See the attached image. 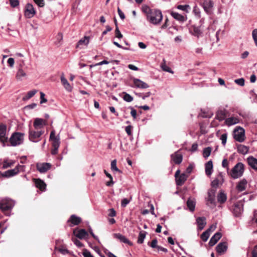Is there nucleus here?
<instances>
[{
  "mask_svg": "<svg viewBox=\"0 0 257 257\" xmlns=\"http://www.w3.org/2000/svg\"><path fill=\"white\" fill-rule=\"evenodd\" d=\"M146 13L147 20L150 23L157 25L159 24L163 19L162 12L160 10L156 9H150L147 7L144 10Z\"/></svg>",
  "mask_w": 257,
  "mask_h": 257,
  "instance_id": "f257e3e1",
  "label": "nucleus"
},
{
  "mask_svg": "<svg viewBox=\"0 0 257 257\" xmlns=\"http://www.w3.org/2000/svg\"><path fill=\"white\" fill-rule=\"evenodd\" d=\"M60 137L59 135L55 136V132L52 131L50 135V140L52 141V149L51 153L53 155L58 154V149L60 145Z\"/></svg>",
  "mask_w": 257,
  "mask_h": 257,
  "instance_id": "f03ea898",
  "label": "nucleus"
},
{
  "mask_svg": "<svg viewBox=\"0 0 257 257\" xmlns=\"http://www.w3.org/2000/svg\"><path fill=\"white\" fill-rule=\"evenodd\" d=\"M244 171V165L242 163H237L229 173L230 176L234 179L241 177Z\"/></svg>",
  "mask_w": 257,
  "mask_h": 257,
  "instance_id": "7ed1b4c3",
  "label": "nucleus"
},
{
  "mask_svg": "<svg viewBox=\"0 0 257 257\" xmlns=\"http://www.w3.org/2000/svg\"><path fill=\"white\" fill-rule=\"evenodd\" d=\"M24 134L21 133H14L10 138V143L12 146H17L22 144L24 142Z\"/></svg>",
  "mask_w": 257,
  "mask_h": 257,
  "instance_id": "20e7f679",
  "label": "nucleus"
},
{
  "mask_svg": "<svg viewBox=\"0 0 257 257\" xmlns=\"http://www.w3.org/2000/svg\"><path fill=\"white\" fill-rule=\"evenodd\" d=\"M15 205V202L8 198H4L0 201V209L5 211L11 209Z\"/></svg>",
  "mask_w": 257,
  "mask_h": 257,
  "instance_id": "39448f33",
  "label": "nucleus"
},
{
  "mask_svg": "<svg viewBox=\"0 0 257 257\" xmlns=\"http://www.w3.org/2000/svg\"><path fill=\"white\" fill-rule=\"evenodd\" d=\"M25 166L23 165H18L14 169L9 170L2 173V176L5 177H11L16 175L19 172L24 171Z\"/></svg>",
  "mask_w": 257,
  "mask_h": 257,
  "instance_id": "423d86ee",
  "label": "nucleus"
},
{
  "mask_svg": "<svg viewBox=\"0 0 257 257\" xmlns=\"http://www.w3.org/2000/svg\"><path fill=\"white\" fill-rule=\"evenodd\" d=\"M44 131H35L29 130V139L34 143H37L40 141L41 136L44 134Z\"/></svg>",
  "mask_w": 257,
  "mask_h": 257,
  "instance_id": "0eeeda50",
  "label": "nucleus"
},
{
  "mask_svg": "<svg viewBox=\"0 0 257 257\" xmlns=\"http://www.w3.org/2000/svg\"><path fill=\"white\" fill-rule=\"evenodd\" d=\"M200 5L207 14L211 15L213 13L214 5L213 0H203Z\"/></svg>",
  "mask_w": 257,
  "mask_h": 257,
  "instance_id": "6e6552de",
  "label": "nucleus"
},
{
  "mask_svg": "<svg viewBox=\"0 0 257 257\" xmlns=\"http://www.w3.org/2000/svg\"><path fill=\"white\" fill-rule=\"evenodd\" d=\"M234 139L237 142H242L245 139L244 130L241 127H236L233 132Z\"/></svg>",
  "mask_w": 257,
  "mask_h": 257,
  "instance_id": "1a4fd4ad",
  "label": "nucleus"
},
{
  "mask_svg": "<svg viewBox=\"0 0 257 257\" xmlns=\"http://www.w3.org/2000/svg\"><path fill=\"white\" fill-rule=\"evenodd\" d=\"M231 210L235 216H239L243 211V205L242 203L237 202L235 203Z\"/></svg>",
  "mask_w": 257,
  "mask_h": 257,
  "instance_id": "9d476101",
  "label": "nucleus"
},
{
  "mask_svg": "<svg viewBox=\"0 0 257 257\" xmlns=\"http://www.w3.org/2000/svg\"><path fill=\"white\" fill-rule=\"evenodd\" d=\"M51 167V164L48 163H39L36 164L37 169L40 173H45Z\"/></svg>",
  "mask_w": 257,
  "mask_h": 257,
  "instance_id": "9b49d317",
  "label": "nucleus"
},
{
  "mask_svg": "<svg viewBox=\"0 0 257 257\" xmlns=\"http://www.w3.org/2000/svg\"><path fill=\"white\" fill-rule=\"evenodd\" d=\"M7 125L0 124V142L5 143L7 141L8 137L6 136Z\"/></svg>",
  "mask_w": 257,
  "mask_h": 257,
  "instance_id": "f8f14e48",
  "label": "nucleus"
},
{
  "mask_svg": "<svg viewBox=\"0 0 257 257\" xmlns=\"http://www.w3.org/2000/svg\"><path fill=\"white\" fill-rule=\"evenodd\" d=\"M36 14V11L32 4H28L26 7L25 16L28 18H32Z\"/></svg>",
  "mask_w": 257,
  "mask_h": 257,
  "instance_id": "ddd939ff",
  "label": "nucleus"
},
{
  "mask_svg": "<svg viewBox=\"0 0 257 257\" xmlns=\"http://www.w3.org/2000/svg\"><path fill=\"white\" fill-rule=\"evenodd\" d=\"M171 157V160L176 164H179L182 161L183 156L179 151L172 154Z\"/></svg>",
  "mask_w": 257,
  "mask_h": 257,
  "instance_id": "4468645a",
  "label": "nucleus"
},
{
  "mask_svg": "<svg viewBox=\"0 0 257 257\" xmlns=\"http://www.w3.org/2000/svg\"><path fill=\"white\" fill-rule=\"evenodd\" d=\"M215 190L211 189L208 192V196L207 198V204L209 205V204L213 206H215Z\"/></svg>",
  "mask_w": 257,
  "mask_h": 257,
  "instance_id": "2eb2a0df",
  "label": "nucleus"
},
{
  "mask_svg": "<svg viewBox=\"0 0 257 257\" xmlns=\"http://www.w3.org/2000/svg\"><path fill=\"white\" fill-rule=\"evenodd\" d=\"M227 249V244L226 242H220L216 247V250L218 253L222 254L224 253Z\"/></svg>",
  "mask_w": 257,
  "mask_h": 257,
  "instance_id": "dca6fc26",
  "label": "nucleus"
},
{
  "mask_svg": "<svg viewBox=\"0 0 257 257\" xmlns=\"http://www.w3.org/2000/svg\"><path fill=\"white\" fill-rule=\"evenodd\" d=\"M46 125V121L42 118H36L34 120V126L35 129L38 130Z\"/></svg>",
  "mask_w": 257,
  "mask_h": 257,
  "instance_id": "f3484780",
  "label": "nucleus"
},
{
  "mask_svg": "<svg viewBox=\"0 0 257 257\" xmlns=\"http://www.w3.org/2000/svg\"><path fill=\"white\" fill-rule=\"evenodd\" d=\"M133 83L135 87L137 88H147L149 87V85L148 84L137 78H134L133 79Z\"/></svg>",
  "mask_w": 257,
  "mask_h": 257,
  "instance_id": "a211bd4d",
  "label": "nucleus"
},
{
  "mask_svg": "<svg viewBox=\"0 0 257 257\" xmlns=\"http://www.w3.org/2000/svg\"><path fill=\"white\" fill-rule=\"evenodd\" d=\"M171 15L174 19L181 23H183L187 20L186 16L182 15L177 12H172L171 13Z\"/></svg>",
  "mask_w": 257,
  "mask_h": 257,
  "instance_id": "6ab92c4d",
  "label": "nucleus"
},
{
  "mask_svg": "<svg viewBox=\"0 0 257 257\" xmlns=\"http://www.w3.org/2000/svg\"><path fill=\"white\" fill-rule=\"evenodd\" d=\"M248 165L253 169L257 170V159L252 156H249L247 158Z\"/></svg>",
  "mask_w": 257,
  "mask_h": 257,
  "instance_id": "aec40b11",
  "label": "nucleus"
},
{
  "mask_svg": "<svg viewBox=\"0 0 257 257\" xmlns=\"http://www.w3.org/2000/svg\"><path fill=\"white\" fill-rule=\"evenodd\" d=\"M190 33L195 37L199 38L202 34V31L199 27L192 26L189 29Z\"/></svg>",
  "mask_w": 257,
  "mask_h": 257,
  "instance_id": "412c9836",
  "label": "nucleus"
},
{
  "mask_svg": "<svg viewBox=\"0 0 257 257\" xmlns=\"http://www.w3.org/2000/svg\"><path fill=\"white\" fill-rule=\"evenodd\" d=\"M196 223L199 230H202L206 224V218L204 217H199L196 219Z\"/></svg>",
  "mask_w": 257,
  "mask_h": 257,
  "instance_id": "4be33fe9",
  "label": "nucleus"
},
{
  "mask_svg": "<svg viewBox=\"0 0 257 257\" xmlns=\"http://www.w3.org/2000/svg\"><path fill=\"white\" fill-rule=\"evenodd\" d=\"M34 181L36 187L43 191L45 189L46 185L45 182L40 179H34Z\"/></svg>",
  "mask_w": 257,
  "mask_h": 257,
  "instance_id": "5701e85b",
  "label": "nucleus"
},
{
  "mask_svg": "<svg viewBox=\"0 0 257 257\" xmlns=\"http://www.w3.org/2000/svg\"><path fill=\"white\" fill-rule=\"evenodd\" d=\"M221 234L219 232H216L210 239L209 244L210 246H212L218 240L221 238Z\"/></svg>",
  "mask_w": 257,
  "mask_h": 257,
  "instance_id": "b1692460",
  "label": "nucleus"
},
{
  "mask_svg": "<svg viewBox=\"0 0 257 257\" xmlns=\"http://www.w3.org/2000/svg\"><path fill=\"white\" fill-rule=\"evenodd\" d=\"M61 81L65 88L68 91L70 92L72 90V87L70 85L67 80L64 77L63 74L61 76Z\"/></svg>",
  "mask_w": 257,
  "mask_h": 257,
  "instance_id": "393cba45",
  "label": "nucleus"
},
{
  "mask_svg": "<svg viewBox=\"0 0 257 257\" xmlns=\"http://www.w3.org/2000/svg\"><path fill=\"white\" fill-rule=\"evenodd\" d=\"M188 176L184 173L181 174L176 179V184L178 186H182L187 180Z\"/></svg>",
  "mask_w": 257,
  "mask_h": 257,
  "instance_id": "a878e982",
  "label": "nucleus"
},
{
  "mask_svg": "<svg viewBox=\"0 0 257 257\" xmlns=\"http://www.w3.org/2000/svg\"><path fill=\"white\" fill-rule=\"evenodd\" d=\"M217 201L220 204L224 203L227 199L226 194L223 191H220L217 196Z\"/></svg>",
  "mask_w": 257,
  "mask_h": 257,
  "instance_id": "bb28decb",
  "label": "nucleus"
},
{
  "mask_svg": "<svg viewBox=\"0 0 257 257\" xmlns=\"http://www.w3.org/2000/svg\"><path fill=\"white\" fill-rule=\"evenodd\" d=\"M247 181L245 179H242L237 184L236 189L239 192L243 191L245 189Z\"/></svg>",
  "mask_w": 257,
  "mask_h": 257,
  "instance_id": "cd10ccee",
  "label": "nucleus"
},
{
  "mask_svg": "<svg viewBox=\"0 0 257 257\" xmlns=\"http://www.w3.org/2000/svg\"><path fill=\"white\" fill-rule=\"evenodd\" d=\"M114 236L123 243L128 244L131 245H132V243L131 241H130L124 235L120 233H115L114 234Z\"/></svg>",
  "mask_w": 257,
  "mask_h": 257,
  "instance_id": "c85d7f7f",
  "label": "nucleus"
},
{
  "mask_svg": "<svg viewBox=\"0 0 257 257\" xmlns=\"http://www.w3.org/2000/svg\"><path fill=\"white\" fill-rule=\"evenodd\" d=\"M213 163L212 161L210 160L205 164V173L207 176H210L212 172Z\"/></svg>",
  "mask_w": 257,
  "mask_h": 257,
  "instance_id": "c756f323",
  "label": "nucleus"
},
{
  "mask_svg": "<svg viewBox=\"0 0 257 257\" xmlns=\"http://www.w3.org/2000/svg\"><path fill=\"white\" fill-rule=\"evenodd\" d=\"M68 221L71 222L73 225H76L81 222V219L80 217L76 216L75 215H72Z\"/></svg>",
  "mask_w": 257,
  "mask_h": 257,
  "instance_id": "7c9ffc66",
  "label": "nucleus"
},
{
  "mask_svg": "<svg viewBox=\"0 0 257 257\" xmlns=\"http://www.w3.org/2000/svg\"><path fill=\"white\" fill-rule=\"evenodd\" d=\"M239 119L236 117H230L225 120V123L228 125H232L238 123Z\"/></svg>",
  "mask_w": 257,
  "mask_h": 257,
  "instance_id": "2f4dec72",
  "label": "nucleus"
},
{
  "mask_svg": "<svg viewBox=\"0 0 257 257\" xmlns=\"http://www.w3.org/2000/svg\"><path fill=\"white\" fill-rule=\"evenodd\" d=\"M238 153L243 155L246 154L248 152V148L243 145H239L237 147Z\"/></svg>",
  "mask_w": 257,
  "mask_h": 257,
  "instance_id": "473e14b6",
  "label": "nucleus"
},
{
  "mask_svg": "<svg viewBox=\"0 0 257 257\" xmlns=\"http://www.w3.org/2000/svg\"><path fill=\"white\" fill-rule=\"evenodd\" d=\"M88 235L87 232L84 229H81L78 230V233L76 236L79 239H84Z\"/></svg>",
  "mask_w": 257,
  "mask_h": 257,
  "instance_id": "72a5a7b5",
  "label": "nucleus"
},
{
  "mask_svg": "<svg viewBox=\"0 0 257 257\" xmlns=\"http://www.w3.org/2000/svg\"><path fill=\"white\" fill-rule=\"evenodd\" d=\"M187 205L191 211H193L195 207V202L193 199L189 198L187 202Z\"/></svg>",
  "mask_w": 257,
  "mask_h": 257,
  "instance_id": "f704fd0d",
  "label": "nucleus"
},
{
  "mask_svg": "<svg viewBox=\"0 0 257 257\" xmlns=\"http://www.w3.org/2000/svg\"><path fill=\"white\" fill-rule=\"evenodd\" d=\"M89 43V37H84L83 39L80 40L77 44V47H79L82 45L87 46Z\"/></svg>",
  "mask_w": 257,
  "mask_h": 257,
  "instance_id": "c9c22d12",
  "label": "nucleus"
},
{
  "mask_svg": "<svg viewBox=\"0 0 257 257\" xmlns=\"http://www.w3.org/2000/svg\"><path fill=\"white\" fill-rule=\"evenodd\" d=\"M26 76V73L25 71L22 69V66L18 69V72L16 74V77L18 79H21L22 77H25Z\"/></svg>",
  "mask_w": 257,
  "mask_h": 257,
  "instance_id": "e433bc0d",
  "label": "nucleus"
},
{
  "mask_svg": "<svg viewBox=\"0 0 257 257\" xmlns=\"http://www.w3.org/2000/svg\"><path fill=\"white\" fill-rule=\"evenodd\" d=\"M146 231H141L139 235L138 243H140V244L143 243L144 239L146 237Z\"/></svg>",
  "mask_w": 257,
  "mask_h": 257,
  "instance_id": "4c0bfd02",
  "label": "nucleus"
},
{
  "mask_svg": "<svg viewBox=\"0 0 257 257\" xmlns=\"http://www.w3.org/2000/svg\"><path fill=\"white\" fill-rule=\"evenodd\" d=\"M15 161L13 160H5L3 163V168L6 169L14 165Z\"/></svg>",
  "mask_w": 257,
  "mask_h": 257,
  "instance_id": "58836bf2",
  "label": "nucleus"
},
{
  "mask_svg": "<svg viewBox=\"0 0 257 257\" xmlns=\"http://www.w3.org/2000/svg\"><path fill=\"white\" fill-rule=\"evenodd\" d=\"M37 91L36 90H33L29 91L27 93V94L23 98V100H27L29 99L32 97L37 93Z\"/></svg>",
  "mask_w": 257,
  "mask_h": 257,
  "instance_id": "ea45409f",
  "label": "nucleus"
},
{
  "mask_svg": "<svg viewBox=\"0 0 257 257\" xmlns=\"http://www.w3.org/2000/svg\"><path fill=\"white\" fill-rule=\"evenodd\" d=\"M161 68L164 71L168 72L172 74L174 73V72L172 69L166 64L165 60H164V63L161 64Z\"/></svg>",
  "mask_w": 257,
  "mask_h": 257,
  "instance_id": "a19ab883",
  "label": "nucleus"
},
{
  "mask_svg": "<svg viewBox=\"0 0 257 257\" xmlns=\"http://www.w3.org/2000/svg\"><path fill=\"white\" fill-rule=\"evenodd\" d=\"M212 148L211 147H207L204 149L203 151V156L205 158H208L211 154Z\"/></svg>",
  "mask_w": 257,
  "mask_h": 257,
  "instance_id": "79ce46f5",
  "label": "nucleus"
},
{
  "mask_svg": "<svg viewBox=\"0 0 257 257\" xmlns=\"http://www.w3.org/2000/svg\"><path fill=\"white\" fill-rule=\"evenodd\" d=\"M104 173L106 175V176L110 179V181L106 182V185L107 186H110L114 184V182L113 181V179L112 176L108 173L106 170H104Z\"/></svg>",
  "mask_w": 257,
  "mask_h": 257,
  "instance_id": "37998d69",
  "label": "nucleus"
},
{
  "mask_svg": "<svg viewBox=\"0 0 257 257\" xmlns=\"http://www.w3.org/2000/svg\"><path fill=\"white\" fill-rule=\"evenodd\" d=\"M111 169L113 171H116L120 173H121V171L118 169L116 166V160H113L111 163Z\"/></svg>",
  "mask_w": 257,
  "mask_h": 257,
  "instance_id": "c03bdc74",
  "label": "nucleus"
},
{
  "mask_svg": "<svg viewBox=\"0 0 257 257\" xmlns=\"http://www.w3.org/2000/svg\"><path fill=\"white\" fill-rule=\"evenodd\" d=\"M123 99L124 101L126 102H132L133 100V97L130 95L129 94L126 93V92H123Z\"/></svg>",
  "mask_w": 257,
  "mask_h": 257,
  "instance_id": "a18cd8bd",
  "label": "nucleus"
},
{
  "mask_svg": "<svg viewBox=\"0 0 257 257\" xmlns=\"http://www.w3.org/2000/svg\"><path fill=\"white\" fill-rule=\"evenodd\" d=\"M193 12L195 16L198 18L201 17V11L200 9L197 6H195L193 8Z\"/></svg>",
  "mask_w": 257,
  "mask_h": 257,
  "instance_id": "49530a36",
  "label": "nucleus"
},
{
  "mask_svg": "<svg viewBox=\"0 0 257 257\" xmlns=\"http://www.w3.org/2000/svg\"><path fill=\"white\" fill-rule=\"evenodd\" d=\"M210 236V233L208 232V231H205L201 235V238L204 241H206L208 239Z\"/></svg>",
  "mask_w": 257,
  "mask_h": 257,
  "instance_id": "de8ad7c7",
  "label": "nucleus"
},
{
  "mask_svg": "<svg viewBox=\"0 0 257 257\" xmlns=\"http://www.w3.org/2000/svg\"><path fill=\"white\" fill-rule=\"evenodd\" d=\"M177 8L178 10H182L183 11H184L185 12H188V9H190V6L188 5H178L177 7Z\"/></svg>",
  "mask_w": 257,
  "mask_h": 257,
  "instance_id": "09e8293b",
  "label": "nucleus"
},
{
  "mask_svg": "<svg viewBox=\"0 0 257 257\" xmlns=\"http://www.w3.org/2000/svg\"><path fill=\"white\" fill-rule=\"evenodd\" d=\"M115 25L116 26V29L115 30V37L118 38V39H120V38H122V35L121 34L120 31L118 29V27L117 26V23H116V21L115 19Z\"/></svg>",
  "mask_w": 257,
  "mask_h": 257,
  "instance_id": "8fccbe9b",
  "label": "nucleus"
},
{
  "mask_svg": "<svg viewBox=\"0 0 257 257\" xmlns=\"http://www.w3.org/2000/svg\"><path fill=\"white\" fill-rule=\"evenodd\" d=\"M252 36L254 41L255 46L257 47V29H255L252 31Z\"/></svg>",
  "mask_w": 257,
  "mask_h": 257,
  "instance_id": "3c124183",
  "label": "nucleus"
},
{
  "mask_svg": "<svg viewBox=\"0 0 257 257\" xmlns=\"http://www.w3.org/2000/svg\"><path fill=\"white\" fill-rule=\"evenodd\" d=\"M133 126L131 125H127L125 128V131L128 136H132Z\"/></svg>",
  "mask_w": 257,
  "mask_h": 257,
  "instance_id": "603ef678",
  "label": "nucleus"
},
{
  "mask_svg": "<svg viewBox=\"0 0 257 257\" xmlns=\"http://www.w3.org/2000/svg\"><path fill=\"white\" fill-rule=\"evenodd\" d=\"M227 135L226 133L223 134L220 137V140H221L222 144L223 146H225L226 143Z\"/></svg>",
  "mask_w": 257,
  "mask_h": 257,
  "instance_id": "864d4df0",
  "label": "nucleus"
},
{
  "mask_svg": "<svg viewBox=\"0 0 257 257\" xmlns=\"http://www.w3.org/2000/svg\"><path fill=\"white\" fill-rule=\"evenodd\" d=\"M221 182H219V180L218 178H216L214 179L212 182H211V185L213 187H217L218 186L219 184H221Z\"/></svg>",
  "mask_w": 257,
  "mask_h": 257,
  "instance_id": "5fc2aeb1",
  "label": "nucleus"
},
{
  "mask_svg": "<svg viewBox=\"0 0 257 257\" xmlns=\"http://www.w3.org/2000/svg\"><path fill=\"white\" fill-rule=\"evenodd\" d=\"M235 83L240 86H243L244 85V80L243 78L237 79L234 80Z\"/></svg>",
  "mask_w": 257,
  "mask_h": 257,
  "instance_id": "6e6d98bb",
  "label": "nucleus"
},
{
  "mask_svg": "<svg viewBox=\"0 0 257 257\" xmlns=\"http://www.w3.org/2000/svg\"><path fill=\"white\" fill-rule=\"evenodd\" d=\"M222 166L223 168H226L227 171H228V161L226 159H224L223 160L222 162Z\"/></svg>",
  "mask_w": 257,
  "mask_h": 257,
  "instance_id": "4d7b16f0",
  "label": "nucleus"
},
{
  "mask_svg": "<svg viewBox=\"0 0 257 257\" xmlns=\"http://www.w3.org/2000/svg\"><path fill=\"white\" fill-rule=\"evenodd\" d=\"M34 1L39 7H43L45 5L44 0H34Z\"/></svg>",
  "mask_w": 257,
  "mask_h": 257,
  "instance_id": "13d9d810",
  "label": "nucleus"
},
{
  "mask_svg": "<svg viewBox=\"0 0 257 257\" xmlns=\"http://www.w3.org/2000/svg\"><path fill=\"white\" fill-rule=\"evenodd\" d=\"M130 201L126 198H124L121 200V206L122 207H125L129 203Z\"/></svg>",
  "mask_w": 257,
  "mask_h": 257,
  "instance_id": "bf43d9fd",
  "label": "nucleus"
},
{
  "mask_svg": "<svg viewBox=\"0 0 257 257\" xmlns=\"http://www.w3.org/2000/svg\"><path fill=\"white\" fill-rule=\"evenodd\" d=\"M109 63V62L106 61V60H103L102 61H101L98 63H96L95 64V65H90V68H92V67L93 66H99V65H103V64H108Z\"/></svg>",
  "mask_w": 257,
  "mask_h": 257,
  "instance_id": "052dcab7",
  "label": "nucleus"
},
{
  "mask_svg": "<svg viewBox=\"0 0 257 257\" xmlns=\"http://www.w3.org/2000/svg\"><path fill=\"white\" fill-rule=\"evenodd\" d=\"M117 12L121 20H124L125 19V15L124 13L121 11L119 7L117 8Z\"/></svg>",
  "mask_w": 257,
  "mask_h": 257,
  "instance_id": "680f3d73",
  "label": "nucleus"
},
{
  "mask_svg": "<svg viewBox=\"0 0 257 257\" xmlns=\"http://www.w3.org/2000/svg\"><path fill=\"white\" fill-rule=\"evenodd\" d=\"M45 95L43 92H40L41 103H43L47 101V100L46 98H45Z\"/></svg>",
  "mask_w": 257,
  "mask_h": 257,
  "instance_id": "e2e57ef3",
  "label": "nucleus"
},
{
  "mask_svg": "<svg viewBox=\"0 0 257 257\" xmlns=\"http://www.w3.org/2000/svg\"><path fill=\"white\" fill-rule=\"evenodd\" d=\"M8 63L9 64L10 67L13 68L14 65L15 60L13 58H10L8 60Z\"/></svg>",
  "mask_w": 257,
  "mask_h": 257,
  "instance_id": "0e129e2a",
  "label": "nucleus"
},
{
  "mask_svg": "<svg viewBox=\"0 0 257 257\" xmlns=\"http://www.w3.org/2000/svg\"><path fill=\"white\" fill-rule=\"evenodd\" d=\"M12 7H16L19 5L18 0H9Z\"/></svg>",
  "mask_w": 257,
  "mask_h": 257,
  "instance_id": "69168bd1",
  "label": "nucleus"
},
{
  "mask_svg": "<svg viewBox=\"0 0 257 257\" xmlns=\"http://www.w3.org/2000/svg\"><path fill=\"white\" fill-rule=\"evenodd\" d=\"M130 108L131 109V114L132 116L133 117V118L134 119H136L137 117V111L132 107H131Z\"/></svg>",
  "mask_w": 257,
  "mask_h": 257,
  "instance_id": "338daca9",
  "label": "nucleus"
},
{
  "mask_svg": "<svg viewBox=\"0 0 257 257\" xmlns=\"http://www.w3.org/2000/svg\"><path fill=\"white\" fill-rule=\"evenodd\" d=\"M83 255L84 256V257H94L91 254V253L87 251V250H85L83 252Z\"/></svg>",
  "mask_w": 257,
  "mask_h": 257,
  "instance_id": "774afa93",
  "label": "nucleus"
}]
</instances>
